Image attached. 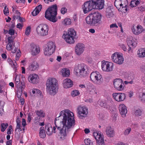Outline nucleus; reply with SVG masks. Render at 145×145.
<instances>
[{"label": "nucleus", "mask_w": 145, "mask_h": 145, "mask_svg": "<svg viewBox=\"0 0 145 145\" xmlns=\"http://www.w3.org/2000/svg\"><path fill=\"white\" fill-rule=\"evenodd\" d=\"M59 117L62 120L59 121L56 118L55 121V126L53 127V133H55L59 131L60 139L61 140L65 139L75 123L73 113L68 109H65L60 112Z\"/></svg>", "instance_id": "1"}, {"label": "nucleus", "mask_w": 145, "mask_h": 145, "mask_svg": "<svg viewBox=\"0 0 145 145\" xmlns=\"http://www.w3.org/2000/svg\"><path fill=\"white\" fill-rule=\"evenodd\" d=\"M46 86L47 91L50 95H54L58 91V81L55 78H49L46 81Z\"/></svg>", "instance_id": "2"}, {"label": "nucleus", "mask_w": 145, "mask_h": 145, "mask_svg": "<svg viewBox=\"0 0 145 145\" xmlns=\"http://www.w3.org/2000/svg\"><path fill=\"white\" fill-rule=\"evenodd\" d=\"M57 10V6L56 5H53L48 8L45 13V18L49 21L55 22L57 20L56 18Z\"/></svg>", "instance_id": "3"}, {"label": "nucleus", "mask_w": 145, "mask_h": 145, "mask_svg": "<svg viewBox=\"0 0 145 145\" xmlns=\"http://www.w3.org/2000/svg\"><path fill=\"white\" fill-rule=\"evenodd\" d=\"M74 71L76 75L80 77H85L89 72L88 67L84 64L76 65L74 67Z\"/></svg>", "instance_id": "4"}, {"label": "nucleus", "mask_w": 145, "mask_h": 145, "mask_svg": "<svg viewBox=\"0 0 145 145\" xmlns=\"http://www.w3.org/2000/svg\"><path fill=\"white\" fill-rule=\"evenodd\" d=\"M76 35V32L74 29L70 28L67 32L64 33L62 37L68 43L72 44L74 43V39Z\"/></svg>", "instance_id": "5"}, {"label": "nucleus", "mask_w": 145, "mask_h": 145, "mask_svg": "<svg viewBox=\"0 0 145 145\" xmlns=\"http://www.w3.org/2000/svg\"><path fill=\"white\" fill-rule=\"evenodd\" d=\"M49 27L46 24H40L36 28L37 34L39 36H44L48 34Z\"/></svg>", "instance_id": "6"}, {"label": "nucleus", "mask_w": 145, "mask_h": 145, "mask_svg": "<svg viewBox=\"0 0 145 145\" xmlns=\"http://www.w3.org/2000/svg\"><path fill=\"white\" fill-rule=\"evenodd\" d=\"M56 45L55 43L52 41L49 42L46 45L44 49V55L47 56L52 55L54 52Z\"/></svg>", "instance_id": "7"}, {"label": "nucleus", "mask_w": 145, "mask_h": 145, "mask_svg": "<svg viewBox=\"0 0 145 145\" xmlns=\"http://www.w3.org/2000/svg\"><path fill=\"white\" fill-rule=\"evenodd\" d=\"M91 9V25L95 26L99 24L101 21V15L98 12H95L92 10Z\"/></svg>", "instance_id": "8"}, {"label": "nucleus", "mask_w": 145, "mask_h": 145, "mask_svg": "<svg viewBox=\"0 0 145 145\" xmlns=\"http://www.w3.org/2000/svg\"><path fill=\"white\" fill-rule=\"evenodd\" d=\"M91 76L92 78H91V81L94 84L100 85L103 82V79L102 76L97 71L93 72L91 73Z\"/></svg>", "instance_id": "9"}, {"label": "nucleus", "mask_w": 145, "mask_h": 145, "mask_svg": "<svg viewBox=\"0 0 145 145\" xmlns=\"http://www.w3.org/2000/svg\"><path fill=\"white\" fill-rule=\"evenodd\" d=\"M91 7L93 9H102L104 8V0H91Z\"/></svg>", "instance_id": "10"}, {"label": "nucleus", "mask_w": 145, "mask_h": 145, "mask_svg": "<svg viewBox=\"0 0 145 145\" xmlns=\"http://www.w3.org/2000/svg\"><path fill=\"white\" fill-rule=\"evenodd\" d=\"M77 111L78 117L81 119L86 117L88 113V109L85 106H78Z\"/></svg>", "instance_id": "11"}, {"label": "nucleus", "mask_w": 145, "mask_h": 145, "mask_svg": "<svg viewBox=\"0 0 145 145\" xmlns=\"http://www.w3.org/2000/svg\"><path fill=\"white\" fill-rule=\"evenodd\" d=\"M99 104L101 107L110 110L113 106L114 102L111 99H110L105 101H100L99 102Z\"/></svg>", "instance_id": "12"}, {"label": "nucleus", "mask_w": 145, "mask_h": 145, "mask_svg": "<svg viewBox=\"0 0 145 145\" xmlns=\"http://www.w3.org/2000/svg\"><path fill=\"white\" fill-rule=\"evenodd\" d=\"M113 64L110 62L102 61L101 68L104 71L110 72L112 71L113 69Z\"/></svg>", "instance_id": "13"}, {"label": "nucleus", "mask_w": 145, "mask_h": 145, "mask_svg": "<svg viewBox=\"0 0 145 145\" xmlns=\"http://www.w3.org/2000/svg\"><path fill=\"white\" fill-rule=\"evenodd\" d=\"M113 84L114 88L118 91H122L124 89V84L122 79L120 78L115 79Z\"/></svg>", "instance_id": "14"}, {"label": "nucleus", "mask_w": 145, "mask_h": 145, "mask_svg": "<svg viewBox=\"0 0 145 145\" xmlns=\"http://www.w3.org/2000/svg\"><path fill=\"white\" fill-rule=\"evenodd\" d=\"M112 58L113 61L118 64H122L124 61L122 56L116 53L112 54Z\"/></svg>", "instance_id": "15"}, {"label": "nucleus", "mask_w": 145, "mask_h": 145, "mask_svg": "<svg viewBox=\"0 0 145 145\" xmlns=\"http://www.w3.org/2000/svg\"><path fill=\"white\" fill-rule=\"evenodd\" d=\"M112 96L115 100L118 102L124 101L126 97V95L124 93H113Z\"/></svg>", "instance_id": "16"}, {"label": "nucleus", "mask_w": 145, "mask_h": 145, "mask_svg": "<svg viewBox=\"0 0 145 145\" xmlns=\"http://www.w3.org/2000/svg\"><path fill=\"white\" fill-rule=\"evenodd\" d=\"M29 81L33 84H37L39 81V77L37 74L34 73L30 74L28 77Z\"/></svg>", "instance_id": "17"}, {"label": "nucleus", "mask_w": 145, "mask_h": 145, "mask_svg": "<svg viewBox=\"0 0 145 145\" xmlns=\"http://www.w3.org/2000/svg\"><path fill=\"white\" fill-rule=\"evenodd\" d=\"M84 45L81 43H78L76 46L75 50L76 54L78 55L81 54L84 50Z\"/></svg>", "instance_id": "18"}, {"label": "nucleus", "mask_w": 145, "mask_h": 145, "mask_svg": "<svg viewBox=\"0 0 145 145\" xmlns=\"http://www.w3.org/2000/svg\"><path fill=\"white\" fill-rule=\"evenodd\" d=\"M63 87L65 88H68L72 87L73 85L72 81L69 78H66L63 81Z\"/></svg>", "instance_id": "19"}, {"label": "nucleus", "mask_w": 145, "mask_h": 145, "mask_svg": "<svg viewBox=\"0 0 145 145\" xmlns=\"http://www.w3.org/2000/svg\"><path fill=\"white\" fill-rule=\"evenodd\" d=\"M30 50L32 55L36 56L40 52L39 47L34 44L31 45Z\"/></svg>", "instance_id": "20"}, {"label": "nucleus", "mask_w": 145, "mask_h": 145, "mask_svg": "<svg viewBox=\"0 0 145 145\" xmlns=\"http://www.w3.org/2000/svg\"><path fill=\"white\" fill-rule=\"evenodd\" d=\"M137 40H134L131 37H127V42L129 46H131L133 48L136 47L137 44Z\"/></svg>", "instance_id": "21"}, {"label": "nucleus", "mask_w": 145, "mask_h": 145, "mask_svg": "<svg viewBox=\"0 0 145 145\" xmlns=\"http://www.w3.org/2000/svg\"><path fill=\"white\" fill-rule=\"evenodd\" d=\"M119 112L122 117H125L127 112L126 106L124 104H120L119 106Z\"/></svg>", "instance_id": "22"}, {"label": "nucleus", "mask_w": 145, "mask_h": 145, "mask_svg": "<svg viewBox=\"0 0 145 145\" xmlns=\"http://www.w3.org/2000/svg\"><path fill=\"white\" fill-rule=\"evenodd\" d=\"M39 67L38 63L36 61H33L29 64L28 69L31 71H35Z\"/></svg>", "instance_id": "23"}, {"label": "nucleus", "mask_w": 145, "mask_h": 145, "mask_svg": "<svg viewBox=\"0 0 145 145\" xmlns=\"http://www.w3.org/2000/svg\"><path fill=\"white\" fill-rule=\"evenodd\" d=\"M90 2V0H89V1L85 3L83 5V11L84 14H86L91 10H90L91 8Z\"/></svg>", "instance_id": "24"}, {"label": "nucleus", "mask_w": 145, "mask_h": 145, "mask_svg": "<svg viewBox=\"0 0 145 145\" xmlns=\"http://www.w3.org/2000/svg\"><path fill=\"white\" fill-rule=\"evenodd\" d=\"M132 29L133 33L136 35L139 34L142 31V26L139 25L135 27H133Z\"/></svg>", "instance_id": "25"}, {"label": "nucleus", "mask_w": 145, "mask_h": 145, "mask_svg": "<svg viewBox=\"0 0 145 145\" xmlns=\"http://www.w3.org/2000/svg\"><path fill=\"white\" fill-rule=\"evenodd\" d=\"M93 136L95 139L98 140L99 142H101L102 143L104 142V139L103 137V136L100 133L94 132L93 133Z\"/></svg>", "instance_id": "26"}, {"label": "nucleus", "mask_w": 145, "mask_h": 145, "mask_svg": "<svg viewBox=\"0 0 145 145\" xmlns=\"http://www.w3.org/2000/svg\"><path fill=\"white\" fill-rule=\"evenodd\" d=\"M105 132L106 135L109 137H113L115 135L114 130L110 126H108L106 127Z\"/></svg>", "instance_id": "27"}, {"label": "nucleus", "mask_w": 145, "mask_h": 145, "mask_svg": "<svg viewBox=\"0 0 145 145\" xmlns=\"http://www.w3.org/2000/svg\"><path fill=\"white\" fill-rule=\"evenodd\" d=\"M45 130L47 134L49 136L51 135L53 133V127L51 125L48 123L45 126Z\"/></svg>", "instance_id": "28"}, {"label": "nucleus", "mask_w": 145, "mask_h": 145, "mask_svg": "<svg viewBox=\"0 0 145 145\" xmlns=\"http://www.w3.org/2000/svg\"><path fill=\"white\" fill-rule=\"evenodd\" d=\"M106 15L108 18H110L113 16L114 14L110 8L108 7L106 8Z\"/></svg>", "instance_id": "29"}, {"label": "nucleus", "mask_w": 145, "mask_h": 145, "mask_svg": "<svg viewBox=\"0 0 145 145\" xmlns=\"http://www.w3.org/2000/svg\"><path fill=\"white\" fill-rule=\"evenodd\" d=\"M62 75L63 77H68L70 74V70L67 68H63L61 71Z\"/></svg>", "instance_id": "30"}, {"label": "nucleus", "mask_w": 145, "mask_h": 145, "mask_svg": "<svg viewBox=\"0 0 145 145\" xmlns=\"http://www.w3.org/2000/svg\"><path fill=\"white\" fill-rule=\"evenodd\" d=\"M44 129V127H41L40 129L39 132V136L41 138H44L46 136V134Z\"/></svg>", "instance_id": "31"}, {"label": "nucleus", "mask_w": 145, "mask_h": 145, "mask_svg": "<svg viewBox=\"0 0 145 145\" xmlns=\"http://www.w3.org/2000/svg\"><path fill=\"white\" fill-rule=\"evenodd\" d=\"M79 86L82 88H86L87 92H88L89 93L91 91L90 90V89H91V86L90 83H86L85 85L83 84L80 85H79Z\"/></svg>", "instance_id": "32"}, {"label": "nucleus", "mask_w": 145, "mask_h": 145, "mask_svg": "<svg viewBox=\"0 0 145 145\" xmlns=\"http://www.w3.org/2000/svg\"><path fill=\"white\" fill-rule=\"evenodd\" d=\"M35 112L37 115L40 118H44L45 116V113L42 110H37Z\"/></svg>", "instance_id": "33"}, {"label": "nucleus", "mask_w": 145, "mask_h": 145, "mask_svg": "<svg viewBox=\"0 0 145 145\" xmlns=\"http://www.w3.org/2000/svg\"><path fill=\"white\" fill-rule=\"evenodd\" d=\"M114 5L116 8L119 9L120 7H122V3L121 0H115L114 2Z\"/></svg>", "instance_id": "34"}, {"label": "nucleus", "mask_w": 145, "mask_h": 145, "mask_svg": "<svg viewBox=\"0 0 145 145\" xmlns=\"http://www.w3.org/2000/svg\"><path fill=\"white\" fill-rule=\"evenodd\" d=\"M21 119L19 117H18L16 120V122L17 123V125L16 127V129H19L20 131H22V129L21 128Z\"/></svg>", "instance_id": "35"}, {"label": "nucleus", "mask_w": 145, "mask_h": 145, "mask_svg": "<svg viewBox=\"0 0 145 145\" xmlns=\"http://www.w3.org/2000/svg\"><path fill=\"white\" fill-rule=\"evenodd\" d=\"M7 61L10 65H11L12 67L14 68H16V63L15 62H13L12 60L8 57Z\"/></svg>", "instance_id": "36"}, {"label": "nucleus", "mask_w": 145, "mask_h": 145, "mask_svg": "<svg viewBox=\"0 0 145 145\" xmlns=\"http://www.w3.org/2000/svg\"><path fill=\"white\" fill-rule=\"evenodd\" d=\"M138 53L139 56L140 57H145V49H140L138 50Z\"/></svg>", "instance_id": "37"}, {"label": "nucleus", "mask_w": 145, "mask_h": 145, "mask_svg": "<svg viewBox=\"0 0 145 145\" xmlns=\"http://www.w3.org/2000/svg\"><path fill=\"white\" fill-rule=\"evenodd\" d=\"M8 126V124L7 123H2L1 124V131L2 132H4Z\"/></svg>", "instance_id": "38"}, {"label": "nucleus", "mask_w": 145, "mask_h": 145, "mask_svg": "<svg viewBox=\"0 0 145 145\" xmlns=\"http://www.w3.org/2000/svg\"><path fill=\"white\" fill-rule=\"evenodd\" d=\"M63 23L65 25H70L71 23V20L69 18H66L64 19Z\"/></svg>", "instance_id": "39"}, {"label": "nucleus", "mask_w": 145, "mask_h": 145, "mask_svg": "<svg viewBox=\"0 0 145 145\" xmlns=\"http://www.w3.org/2000/svg\"><path fill=\"white\" fill-rule=\"evenodd\" d=\"M139 99L143 103H145V93H142L139 96Z\"/></svg>", "instance_id": "40"}, {"label": "nucleus", "mask_w": 145, "mask_h": 145, "mask_svg": "<svg viewBox=\"0 0 145 145\" xmlns=\"http://www.w3.org/2000/svg\"><path fill=\"white\" fill-rule=\"evenodd\" d=\"M79 94L80 92L79 91L76 90L72 91L71 93V95L73 97L78 95Z\"/></svg>", "instance_id": "41"}, {"label": "nucleus", "mask_w": 145, "mask_h": 145, "mask_svg": "<svg viewBox=\"0 0 145 145\" xmlns=\"http://www.w3.org/2000/svg\"><path fill=\"white\" fill-rule=\"evenodd\" d=\"M138 4L136 1V0H132L130 3V5L132 7H135Z\"/></svg>", "instance_id": "42"}, {"label": "nucleus", "mask_w": 145, "mask_h": 145, "mask_svg": "<svg viewBox=\"0 0 145 145\" xmlns=\"http://www.w3.org/2000/svg\"><path fill=\"white\" fill-rule=\"evenodd\" d=\"M15 80L16 81V84L17 86H19L20 82V80L19 76L16 75Z\"/></svg>", "instance_id": "43"}, {"label": "nucleus", "mask_w": 145, "mask_h": 145, "mask_svg": "<svg viewBox=\"0 0 145 145\" xmlns=\"http://www.w3.org/2000/svg\"><path fill=\"white\" fill-rule=\"evenodd\" d=\"M120 11H121L122 12L125 13L127 11V7H121L118 9Z\"/></svg>", "instance_id": "44"}, {"label": "nucleus", "mask_w": 145, "mask_h": 145, "mask_svg": "<svg viewBox=\"0 0 145 145\" xmlns=\"http://www.w3.org/2000/svg\"><path fill=\"white\" fill-rule=\"evenodd\" d=\"M67 12V9L65 7H62L60 10V12L62 14H64Z\"/></svg>", "instance_id": "45"}, {"label": "nucleus", "mask_w": 145, "mask_h": 145, "mask_svg": "<svg viewBox=\"0 0 145 145\" xmlns=\"http://www.w3.org/2000/svg\"><path fill=\"white\" fill-rule=\"evenodd\" d=\"M91 14H89L88 16L86 18V23L88 24H91Z\"/></svg>", "instance_id": "46"}, {"label": "nucleus", "mask_w": 145, "mask_h": 145, "mask_svg": "<svg viewBox=\"0 0 145 145\" xmlns=\"http://www.w3.org/2000/svg\"><path fill=\"white\" fill-rule=\"evenodd\" d=\"M31 29V27L30 26H28L26 28L25 31V34L26 35H28L30 34Z\"/></svg>", "instance_id": "47"}, {"label": "nucleus", "mask_w": 145, "mask_h": 145, "mask_svg": "<svg viewBox=\"0 0 145 145\" xmlns=\"http://www.w3.org/2000/svg\"><path fill=\"white\" fill-rule=\"evenodd\" d=\"M122 3V7H127L128 5V1L127 0H121Z\"/></svg>", "instance_id": "48"}, {"label": "nucleus", "mask_w": 145, "mask_h": 145, "mask_svg": "<svg viewBox=\"0 0 145 145\" xmlns=\"http://www.w3.org/2000/svg\"><path fill=\"white\" fill-rule=\"evenodd\" d=\"M131 131V128L129 127L127 129H126L123 132V134L125 135H128L130 133Z\"/></svg>", "instance_id": "49"}, {"label": "nucleus", "mask_w": 145, "mask_h": 145, "mask_svg": "<svg viewBox=\"0 0 145 145\" xmlns=\"http://www.w3.org/2000/svg\"><path fill=\"white\" fill-rule=\"evenodd\" d=\"M135 114L136 116H140L142 114L141 111L140 109H138L135 111Z\"/></svg>", "instance_id": "50"}, {"label": "nucleus", "mask_w": 145, "mask_h": 145, "mask_svg": "<svg viewBox=\"0 0 145 145\" xmlns=\"http://www.w3.org/2000/svg\"><path fill=\"white\" fill-rule=\"evenodd\" d=\"M7 6H5V7L4 9L3 10V12L5 15H7L9 14V12L8 8H7Z\"/></svg>", "instance_id": "51"}, {"label": "nucleus", "mask_w": 145, "mask_h": 145, "mask_svg": "<svg viewBox=\"0 0 145 145\" xmlns=\"http://www.w3.org/2000/svg\"><path fill=\"white\" fill-rule=\"evenodd\" d=\"M12 43H8L6 46V48L7 50H10L12 49Z\"/></svg>", "instance_id": "52"}, {"label": "nucleus", "mask_w": 145, "mask_h": 145, "mask_svg": "<svg viewBox=\"0 0 145 145\" xmlns=\"http://www.w3.org/2000/svg\"><path fill=\"white\" fill-rule=\"evenodd\" d=\"M84 143L86 145H90L91 140L89 138H87L84 140Z\"/></svg>", "instance_id": "53"}, {"label": "nucleus", "mask_w": 145, "mask_h": 145, "mask_svg": "<svg viewBox=\"0 0 145 145\" xmlns=\"http://www.w3.org/2000/svg\"><path fill=\"white\" fill-rule=\"evenodd\" d=\"M39 12L37 10L35 9L32 12L31 14L33 16H35L38 14Z\"/></svg>", "instance_id": "54"}, {"label": "nucleus", "mask_w": 145, "mask_h": 145, "mask_svg": "<svg viewBox=\"0 0 145 145\" xmlns=\"http://www.w3.org/2000/svg\"><path fill=\"white\" fill-rule=\"evenodd\" d=\"M8 33L11 35H13L14 34V30L12 29H10L8 31Z\"/></svg>", "instance_id": "55"}, {"label": "nucleus", "mask_w": 145, "mask_h": 145, "mask_svg": "<svg viewBox=\"0 0 145 145\" xmlns=\"http://www.w3.org/2000/svg\"><path fill=\"white\" fill-rule=\"evenodd\" d=\"M27 116V122L30 123L32 119V116L29 114H28Z\"/></svg>", "instance_id": "56"}, {"label": "nucleus", "mask_w": 145, "mask_h": 145, "mask_svg": "<svg viewBox=\"0 0 145 145\" xmlns=\"http://www.w3.org/2000/svg\"><path fill=\"white\" fill-rule=\"evenodd\" d=\"M42 7L41 5H40L37 6L35 9H36L39 12H40L42 9Z\"/></svg>", "instance_id": "57"}, {"label": "nucleus", "mask_w": 145, "mask_h": 145, "mask_svg": "<svg viewBox=\"0 0 145 145\" xmlns=\"http://www.w3.org/2000/svg\"><path fill=\"white\" fill-rule=\"evenodd\" d=\"M18 49L15 47V46H13L11 50V52L13 53H15L16 52Z\"/></svg>", "instance_id": "58"}, {"label": "nucleus", "mask_w": 145, "mask_h": 145, "mask_svg": "<svg viewBox=\"0 0 145 145\" xmlns=\"http://www.w3.org/2000/svg\"><path fill=\"white\" fill-rule=\"evenodd\" d=\"M12 128V127L11 125H10L9 126V128L7 131V133L8 135H10L11 134V129Z\"/></svg>", "instance_id": "59"}, {"label": "nucleus", "mask_w": 145, "mask_h": 145, "mask_svg": "<svg viewBox=\"0 0 145 145\" xmlns=\"http://www.w3.org/2000/svg\"><path fill=\"white\" fill-rule=\"evenodd\" d=\"M23 26V25L20 23H18L16 25V27L19 29H22Z\"/></svg>", "instance_id": "60"}, {"label": "nucleus", "mask_w": 145, "mask_h": 145, "mask_svg": "<svg viewBox=\"0 0 145 145\" xmlns=\"http://www.w3.org/2000/svg\"><path fill=\"white\" fill-rule=\"evenodd\" d=\"M99 118L100 120H102L103 119L105 116L102 113H100L99 114Z\"/></svg>", "instance_id": "61"}, {"label": "nucleus", "mask_w": 145, "mask_h": 145, "mask_svg": "<svg viewBox=\"0 0 145 145\" xmlns=\"http://www.w3.org/2000/svg\"><path fill=\"white\" fill-rule=\"evenodd\" d=\"M22 124L23 127L27 125L26 120L24 118L22 119Z\"/></svg>", "instance_id": "62"}, {"label": "nucleus", "mask_w": 145, "mask_h": 145, "mask_svg": "<svg viewBox=\"0 0 145 145\" xmlns=\"http://www.w3.org/2000/svg\"><path fill=\"white\" fill-rule=\"evenodd\" d=\"M93 54H94L95 56L97 57L99 56V54H100V52L99 51H95L94 52Z\"/></svg>", "instance_id": "63"}, {"label": "nucleus", "mask_w": 145, "mask_h": 145, "mask_svg": "<svg viewBox=\"0 0 145 145\" xmlns=\"http://www.w3.org/2000/svg\"><path fill=\"white\" fill-rule=\"evenodd\" d=\"M25 0H16V1L18 3H24L25 2Z\"/></svg>", "instance_id": "64"}]
</instances>
